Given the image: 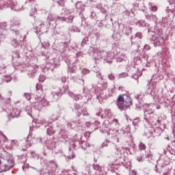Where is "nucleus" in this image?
<instances>
[{
  "instance_id": "obj_1",
  "label": "nucleus",
  "mask_w": 175,
  "mask_h": 175,
  "mask_svg": "<svg viewBox=\"0 0 175 175\" xmlns=\"http://www.w3.org/2000/svg\"><path fill=\"white\" fill-rule=\"evenodd\" d=\"M124 94L120 95L116 101L118 109H120L121 111L128 110V109L133 105L132 98H131V97L126 96V98H124Z\"/></svg>"
},
{
  "instance_id": "obj_2",
  "label": "nucleus",
  "mask_w": 175,
  "mask_h": 175,
  "mask_svg": "<svg viewBox=\"0 0 175 175\" xmlns=\"http://www.w3.org/2000/svg\"><path fill=\"white\" fill-rule=\"evenodd\" d=\"M21 113V111H20L18 109L15 108L12 110V116H14V117H18Z\"/></svg>"
},
{
  "instance_id": "obj_3",
  "label": "nucleus",
  "mask_w": 175,
  "mask_h": 175,
  "mask_svg": "<svg viewBox=\"0 0 175 175\" xmlns=\"http://www.w3.org/2000/svg\"><path fill=\"white\" fill-rule=\"evenodd\" d=\"M36 88L37 91H40V90L42 94H43V89L42 88V85L37 84L36 86Z\"/></svg>"
},
{
  "instance_id": "obj_4",
  "label": "nucleus",
  "mask_w": 175,
  "mask_h": 175,
  "mask_svg": "<svg viewBox=\"0 0 175 175\" xmlns=\"http://www.w3.org/2000/svg\"><path fill=\"white\" fill-rule=\"evenodd\" d=\"M139 150H146V145L143 143H140L139 145Z\"/></svg>"
},
{
  "instance_id": "obj_5",
  "label": "nucleus",
  "mask_w": 175,
  "mask_h": 175,
  "mask_svg": "<svg viewBox=\"0 0 175 175\" xmlns=\"http://www.w3.org/2000/svg\"><path fill=\"white\" fill-rule=\"evenodd\" d=\"M135 38H138L139 39H143V35L140 32H137L135 34Z\"/></svg>"
},
{
  "instance_id": "obj_6",
  "label": "nucleus",
  "mask_w": 175,
  "mask_h": 175,
  "mask_svg": "<svg viewBox=\"0 0 175 175\" xmlns=\"http://www.w3.org/2000/svg\"><path fill=\"white\" fill-rule=\"evenodd\" d=\"M150 10H152V12H157V10H158V8H157V6L152 5L150 8Z\"/></svg>"
},
{
  "instance_id": "obj_7",
  "label": "nucleus",
  "mask_w": 175,
  "mask_h": 175,
  "mask_svg": "<svg viewBox=\"0 0 175 175\" xmlns=\"http://www.w3.org/2000/svg\"><path fill=\"white\" fill-rule=\"evenodd\" d=\"M26 96H28V100L31 99V96L28 94H25Z\"/></svg>"
}]
</instances>
